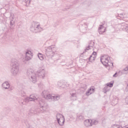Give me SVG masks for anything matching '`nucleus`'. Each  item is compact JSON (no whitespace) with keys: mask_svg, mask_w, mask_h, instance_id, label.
I'll list each match as a JSON object with an SVG mask.
<instances>
[{"mask_svg":"<svg viewBox=\"0 0 128 128\" xmlns=\"http://www.w3.org/2000/svg\"><path fill=\"white\" fill-rule=\"evenodd\" d=\"M42 30V28L40 27V24L38 22H34L30 28V30L33 32H40Z\"/></svg>","mask_w":128,"mask_h":128,"instance_id":"39448f33","label":"nucleus"},{"mask_svg":"<svg viewBox=\"0 0 128 128\" xmlns=\"http://www.w3.org/2000/svg\"><path fill=\"white\" fill-rule=\"evenodd\" d=\"M113 76L115 78L116 76V72L113 75Z\"/></svg>","mask_w":128,"mask_h":128,"instance_id":"4c0bfd02","label":"nucleus"},{"mask_svg":"<svg viewBox=\"0 0 128 128\" xmlns=\"http://www.w3.org/2000/svg\"><path fill=\"white\" fill-rule=\"evenodd\" d=\"M112 102H114V100H112Z\"/></svg>","mask_w":128,"mask_h":128,"instance_id":"79ce46f5","label":"nucleus"},{"mask_svg":"<svg viewBox=\"0 0 128 128\" xmlns=\"http://www.w3.org/2000/svg\"><path fill=\"white\" fill-rule=\"evenodd\" d=\"M19 2L22 4H24V5L26 6H30V2H32V0H19Z\"/></svg>","mask_w":128,"mask_h":128,"instance_id":"f3484780","label":"nucleus"},{"mask_svg":"<svg viewBox=\"0 0 128 128\" xmlns=\"http://www.w3.org/2000/svg\"><path fill=\"white\" fill-rule=\"evenodd\" d=\"M118 16L120 18H128V14H118Z\"/></svg>","mask_w":128,"mask_h":128,"instance_id":"4be33fe9","label":"nucleus"},{"mask_svg":"<svg viewBox=\"0 0 128 128\" xmlns=\"http://www.w3.org/2000/svg\"><path fill=\"white\" fill-rule=\"evenodd\" d=\"M84 120V117L82 115H80L76 117L77 120Z\"/></svg>","mask_w":128,"mask_h":128,"instance_id":"393cba45","label":"nucleus"},{"mask_svg":"<svg viewBox=\"0 0 128 128\" xmlns=\"http://www.w3.org/2000/svg\"><path fill=\"white\" fill-rule=\"evenodd\" d=\"M98 30L100 34H102L106 32V28H104V26L100 25Z\"/></svg>","mask_w":128,"mask_h":128,"instance_id":"a211bd4d","label":"nucleus"},{"mask_svg":"<svg viewBox=\"0 0 128 128\" xmlns=\"http://www.w3.org/2000/svg\"><path fill=\"white\" fill-rule=\"evenodd\" d=\"M62 84H64L62 82H58L57 84L58 87L59 88H62Z\"/></svg>","mask_w":128,"mask_h":128,"instance_id":"473e14b6","label":"nucleus"},{"mask_svg":"<svg viewBox=\"0 0 128 128\" xmlns=\"http://www.w3.org/2000/svg\"><path fill=\"white\" fill-rule=\"evenodd\" d=\"M58 122L60 126H64V118H60V120H58Z\"/></svg>","mask_w":128,"mask_h":128,"instance_id":"412c9836","label":"nucleus"},{"mask_svg":"<svg viewBox=\"0 0 128 128\" xmlns=\"http://www.w3.org/2000/svg\"><path fill=\"white\" fill-rule=\"evenodd\" d=\"M20 94H21L22 96H26V92L24 90H21L20 92Z\"/></svg>","mask_w":128,"mask_h":128,"instance_id":"7c9ffc66","label":"nucleus"},{"mask_svg":"<svg viewBox=\"0 0 128 128\" xmlns=\"http://www.w3.org/2000/svg\"><path fill=\"white\" fill-rule=\"evenodd\" d=\"M37 74L39 78H44V76L46 74V72L44 69H40L37 72Z\"/></svg>","mask_w":128,"mask_h":128,"instance_id":"9b49d317","label":"nucleus"},{"mask_svg":"<svg viewBox=\"0 0 128 128\" xmlns=\"http://www.w3.org/2000/svg\"><path fill=\"white\" fill-rule=\"evenodd\" d=\"M126 90H128V85L127 86H126Z\"/></svg>","mask_w":128,"mask_h":128,"instance_id":"ea45409f","label":"nucleus"},{"mask_svg":"<svg viewBox=\"0 0 128 128\" xmlns=\"http://www.w3.org/2000/svg\"><path fill=\"white\" fill-rule=\"evenodd\" d=\"M94 41H90L88 45V46L86 47V48L84 50L83 54H84L87 50H92V48H94Z\"/></svg>","mask_w":128,"mask_h":128,"instance_id":"4468645a","label":"nucleus"},{"mask_svg":"<svg viewBox=\"0 0 128 128\" xmlns=\"http://www.w3.org/2000/svg\"><path fill=\"white\" fill-rule=\"evenodd\" d=\"M38 100V98L34 95H30V97L26 98L23 102H21L22 104H27L28 102H36Z\"/></svg>","mask_w":128,"mask_h":128,"instance_id":"0eeeda50","label":"nucleus"},{"mask_svg":"<svg viewBox=\"0 0 128 128\" xmlns=\"http://www.w3.org/2000/svg\"><path fill=\"white\" fill-rule=\"evenodd\" d=\"M110 90V88L108 87L106 85L105 86V87L104 88V94H106L107 92H109V90Z\"/></svg>","mask_w":128,"mask_h":128,"instance_id":"cd10ccee","label":"nucleus"},{"mask_svg":"<svg viewBox=\"0 0 128 128\" xmlns=\"http://www.w3.org/2000/svg\"><path fill=\"white\" fill-rule=\"evenodd\" d=\"M106 86L110 88H112V86H114V83L108 82L106 84Z\"/></svg>","mask_w":128,"mask_h":128,"instance_id":"2f4dec72","label":"nucleus"},{"mask_svg":"<svg viewBox=\"0 0 128 128\" xmlns=\"http://www.w3.org/2000/svg\"><path fill=\"white\" fill-rule=\"evenodd\" d=\"M10 90H12V88H10Z\"/></svg>","mask_w":128,"mask_h":128,"instance_id":"58836bf2","label":"nucleus"},{"mask_svg":"<svg viewBox=\"0 0 128 128\" xmlns=\"http://www.w3.org/2000/svg\"><path fill=\"white\" fill-rule=\"evenodd\" d=\"M125 102L126 104H128V96L125 98Z\"/></svg>","mask_w":128,"mask_h":128,"instance_id":"f704fd0d","label":"nucleus"},{"mask_svg":"<svg viewBox=\"0 0 128 128\" xmlns=\"http://www.w3.org/2000/svg\"><path fill=\"white\" fill-rule=\"evenodd\" d=\"M26 74L30 80L32 82L33 84H36V82L38 80V76H36V74L34 73V70L32 68H28Z\"/></svg>","mask_w":128,"mask_h":128,"instance_id":"20e7f679","label":"nucleus"},{"mask_svg":"<svg viewBox=\"0 0 128 128\" xmlns=\"http://www.w3.org/2000/svg\"><path fill=\"white\" fill-rule=\"evenodd\" d=\"M2 86L4 90H8L10 88V83L8 82H5L2 84Z\"/></svg>","mask_w":128,"mask_h":128,"instance_id":"dca6fc26","label":"nucleus"},{"mask_svg":"<svg viewBox=\"0 0 128 128\" xmlns=\"http://www.w3.org/2000/svg\"><path fill=\"white\" fill-rule=\"evenodd\" d=\"M56 118L58 121V120H60V118H64V116H62V114H58L56 116Z\"/></svg>","mask_w":128,"mask_h":128,"instance_id":"5701e85b","label":"nucleus"},{"mask_svg":"<svg viewBox=\"0 0 128 128\" xmlns=\"http://www.w3.org/2000/svg\"><path fill=\"white\" fill-rule=\"evenodd\" d=\"M70 94H71L72 98H73L74 100H76V93L74 92V93Z\"/></svg>","mask_w":128,"mask_h":128,"instance_id":"c756f323","label":"nucleus"},{"mask_svg":"<svg viewBox=\"0 0 128 128\" xmlns=\"http://www.w3.org/2000/svg\"><path fill=\"white\" fill-rule=\"evenodd\" d=\"M56 52V48L54 46H51L46 48V54L48 58H52L54 62L56 60H60V56L56 54H54Z\"/></svg>","mask_w":128,"mask_h":128,"instance_id":"f257e3e1","label":"nucleus"},{"mask_svg":"<svg viewBox=\"0 0 128 128\" xmlns=\"http://www.w3.org/2000/svg\"><path fill=\"white\" fill-rule=\"evenodd\" d=\"M90 90H94V88H90L89 90H88V92H86V96H90L92 94V92Z\"/></svg>","mask_w":128,"mask_h":128,"instance_id":"c85d7f7f","label":"nucleus"},{"mask_svg":"<svg viewBox=\"0 0 128 128\" xmlns=\"http://www.w3.org/2000/svg\"><path fill=\"white\" fill-rule=\"evenodd\" d=\"M10 66H11V74L12 76L16 78L20 74V62L18 60L13 58L12 59Z\"/></svg>","mask_w":128,"mask_h":128,"instance_id":"f03ea898","label":"nucleus"},{"mask_svg":"<svg viewBox=\"0 0 128 128\" xmlns=\"http://www.w3.org/2000/svg\"><path fill=\"white\" fill-rule=\"evenodd\" d=\"M110 128H128V124L125 126L123 128L118 124H113L111 126Z\"/></svg>","mask_w":128,"mask_h":128,"instance_id":"aec40b11","label":"nucleus"},{"mask_svg":"<svg viewBox=\"0 0 128 128\" xmlns=\"http://www.w3.org/2000/svg\"><path fill=\"white\" fill-rule=\"evenodd\" d=\"M68 84H63L61 88H68Z\"/></svg>","mask_w":128,"mask_h":128,"instance_id":"72a5a7b5","label":"nucleus"},{"mask_svg":"<svg viewBox=\"0 0 128 128\" xmlns=\"http://www.w3.org/2000/svg\"><path fill=\"white\" fill-rule=\"evenodd\" d=\"M84 126L86 128L88 126H92V122L90 120H86L84 122Z\"/></svg>","mask_w":128,"mask_h":128,"instance_id":"2eb2a0df","label":"nucleus"},{"mask_svg":"<svg viewBox=\"0 0 128 128\" xmlns=\"http://www.w3.org/2000/svg\"><path fill=\"white\" fill-rule=\"evenodd\" d=\"M116 32H118V30H125L128 33V22H122L120 24L116 25L115 27Z\"/></svg>","mask_w":128,"mask_h":128,"instance_id":"423d86ee","label":"nucleus"},{"mask_svg":"<svg viewBox=\"0 0 128 128\" xmlns=\"http://www.w3.org/2000/svg\"><path fill=\"white\" fill-rule=\"evenodd\" d=\"M115 100H116V102H115L114 104H118V99H116Z\"/></svg>","mask_w":128,"mask_h":128,"instance_id":"e433bc0d","label":"nucleus"},{"mask_svg":"<svg viewBox=\"0 0 128 128\" xmlns=\"http://www.w3.org/2000/svg\"><path fill=\"white\" fill-rule=\"evenodd\" d=\"M96 52H98V49L96 48H93V52L89 58L90 62H92V60H96Z\"/></svg>","mask_w":128,"mask_h":128,"instance_id":"f8f14e48","label":"nucleus"},{"mask_svg":"<svg viewBox=\"0 0 128 128\" xmlns=\"http://www.w3.org/2000/svg\"><path fill=\"white\" fill-rule=\"evenodd\" d=\"M88 22H84L80 26V30L82 32H86L88 30Z\"/></svg>","mask_w":128,"mask_h":128,"instance_id":"ddd939ff","label":"nucleus"},{"mask_svg":"<svg viewBox=\"0 0 128 128\" xmlns=\"http://www.w3.org/2000/svg\"><path fill=\"white\" fill-rule=\"evenodd\" d=\"M42 95L46 98V100H52V95L50 94H48V90H44L42 94Z\"/></svg>","mask_w":128,"mask_h":128,"instance_id":"6e6552de","label":"nucleus"},{"mask_svg":"<svg viewBox=\"0 0 128 128\" xmlns=\"http://www.w3.org/2000/svg\"><path fill=\"white\" fill-rule=\"evenodd\" d=\"M41 110H46L48 108V104L44 102V100H41L39 102Z\"/></svg>","mask_w":128,"mask_h":128,"instance_id":"9d476101","label":"nucleus"},{"mask_svg":"<svg viewBox=\"0 0 128 128\" xmlns=\"http://www.w3.org/2000/svg\"><path fill=\"white\" fill-rule=\"evenodd\" d=\"M60 96L59 95H53L52 96V100L53 102H58L60 100Z\"/></svg>","mask_w":128,"mask_h":128,"instance_id":"6ab92c4d","label":"nucleus"},{"mask_svg":"<svg viewBox=\"0 0 128 128\" xmlns=\"http://www.w3.org/2000/svg\"><path fill=\"white\" fill-rule=\"evenodd\" d=\"M46 0L47 2H48V0Z\"/></svg>","mask_w":128,"mask_h":128,"instance_id":"a19ab883","label":"nucleus"},{"mask_svg":"<svg viewBox=\"0 0 128 128\" xmlns=\"http://www.w3.org/2000/svg\"><path fill=\"white\" fill-rule=\"evenodd\" d=\"M94 92V88H93V90H90L92 94Z\"/></svg>","mask_w":128,"mask_h":128,"instance_id":"c9c22d12","label":"nucleus"},{"mask_svg":"<svg viewBox=\"0 0 128 128\" xmlns=\"http://www.w3.org/2000/svg\"><path fill=\"white\" fill-rule=\"evenodd\" d=\"M90 120L92 126H94V124H98V120Z\"/></svg>","mask_w":128,"mask_h":128,"instance_id":"bb28decb","label":"nucleus"},{"mask_svg":"<svg viewBox=\"0 0 128 128\" xmlns=\"http://www.w3.org/2000/svg\"><path fill=\"white\" fill-rule=\"evenodd\" d=\"M100 62L106 68L107 66H109V68H112L114 66V64L112 62L110 58L108 55L102 56L100 58Z\"/></svg>","mask_w":128,"mask_h":128,"instance_id":"7ed1b4c3","label":"nucleus"},{"mask_svg":"<svg viewBox=\"0 0 128 128\" xmlns=\"http://www.w3.org/2000/svg\"><path fill=\"white\" fill-rule=\"evenodd\" d=\"M38 56L40 60H44V55L40 53L38 54Z\"/></svg>","mask_w":128,"mask_h":128,"instance_id":"a878e982","label":"nucleus"},{"mask_svg":"<svg viewBox=\"0 0 128 128\" xmlns=\"http://www.w3.org/2000/svg\"><path fill=\"white\" fill-rule=\"evenodd\" d=\"M32 56H34V54L32 52V51L30 50H27L26 52L25 60H24V62L26 61L28 62V60H32Z\"/></svg>","mask_w":128,"mask_h":128,"instance_id":"1a4fd4ad","label":"nucleus"},{"mask_svg":"<svg viewBox=\"0 0 128 128\" xmlns=\"http://www.w3.org/2000/svg\"><path fill=\"white\" fill-rule=\"evenodd\" d=\"M10 18L11 20L10 22V24L11 26H14V22L12 20H14V15L12 14H10Z\"/></svg>","mask_w":128,"mask_h":128,"instance_id":"b1692460","label":"nucleus"}]
</instances>
